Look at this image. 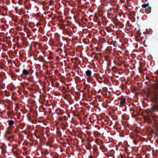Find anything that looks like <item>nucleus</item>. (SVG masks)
I'll use <instances>...</instances> for the list:
<instances>
[{
    "mask_svg": "<svg viewBox=\"0 0 158 158\" xmlns=\"http://www.w3.org/2000/svg\"><path fill=\"white\" fill-rule=\"evenodd\" d=\"M147 95L150 98L151 102L154 103L151 109L146 110V111L149 116L144 118V122L148 124H152V119L154 121V126L155 130L152 131L155 135L158 137V117L153 114V112L158 111V84H155L151 90L147 93Z\"/></svg>",
    "mask_w": 158,
    "mask_h": 158,
    "instance_id": "nucleus-1",
    "label": "nucleus"
},
{
    "mask_svg": "<svg viewBox=\"0 0 158 158\" xmlns=\"http://www.w3.org/2000/svg\"><path fill=\"white\" fill-rule=\"evenodd\" d=\"M130 111H133L131 112V116L133 118H135L137 117H138L139 115V114L136 112L135 110L133 108H131L130 109Z\"/></svg>",
    "mask_w": 158,
    "mask_h": 158,
    "instance_id": "nucleus-2",
    "label": "nucleus"
},
{
    "mask_svg": "<svg viewBox=\"0 0 158 158\" xmlns=\"http://www.w3.org/2000/svg\"><path fill=\"white\" fill-rule=\"evenodd\" d=\"M17 148L16 146L13 147L12 149V151L13 152L14 155L16 156H19V153L17 152Z\"/></svg>",
    "mask_w": 158,
    "mask_h": 158,
    "instance_id": "nucleus-3",
    "label": "nucleus"
},
{
    "mask_svg": "<svg viewBox=\"0 0 158 158\" xmlns=\"http://www.w3.org/2000/svg\"><path fill=\"white\" fill-rule=\"evenodd\" d=\"M118 99L120 102V105H124L126 101V100L125 98H118Z\"/></svg>",
    "mask_w": 158,
    "mask_h": 158,
    "instance_id": "nucleus-4",
    "label": "nucleus"
},
{
    "mask_svg": "<svg viewBox=\"0 0 158 158\" xmlns=\"http://www.w3.org/2000/svg\"><path fill=\"white\" fill-rule=\"evenodd\" d=\"M56 112L58 115H62L64 113L63 110L59 108H58L56 110Z\"/></svg>",
    "mask_w": 158,
    "mask_h": 158,
    "instance_id": "nucleus-5",
    "label": "nucleus"
},
{
    "mask_svg": "<svg viewBox=\"0 0 158 158\" xmlns=\"http://www.w3.org/2000/svg\"><path fill=\"white\" fill-rule=\"evenodd\" d=\"M94 76L97 79H101V80H102L99 73H95L94 74Z\"/></svg>",
    "mask_w": 158,
    "mask_h": 158,
    "instance_id": "nucleus-6",
    "label": "nucleus"
},
{
    "mask_svg": "<svg viewBox=\"0 0 158 158\" xmlns=\"http://www.w3.org/2000/svg\"><path fill=\"white\" fill-rule=\"evenodd\" d=\"M86 76L89 77L91 78V77L92 72L90 70H87L85 72Z\"/></svg>",
    "mask_w": 158,
    "mask_h": 158,
    "instance_id": "nucleus-7",
    "label": "nucleus"
},
{
    "mask_svg": "<svg viewBox=\"0 0 158 158\" xmlns=\"http://www.w3.org/2000/svg\"><path fill=\"white\" fill-rule=\"evenodd\" d=\"M114 128L115 129H121V125L120 124L118 123V122H116L115 123V125L114 126Z\"/></svg>",
    "mask_w": 158,
    "mask_h": 158,
    "instance_id": "nucleus-8",
    "label": "nucleus"
},
{
    "mask_svg": "<svg viewBox=\"0 0 158 158\" xmlns=\"http://www.w3.org/2000/svg\"><path fill=\"white\" fill-rule=\"evenodd\" d=\"M100 149L102 150V152H104L107 151V149L106 148L105 146L104 145H102L100 146Z\"/></svg>",
    "mask_w": 158,
    "mask_h": 158,
    "instance_id": "nucleus-9",
    "label": "nucleus"
},
{
    "mask_svg": "<svg viewBox=\"0 0 158 158\" xmlns=\"http://www.w3.org/2000/svg\"><path fill=\"white\" fill-rule=\"evenodd\" d=\"M7 122L8 123V125L10 126H12L13 124H14L15 123L14 121L13 120H8L7 121Z\"/></svg>",
    "mask_w": 158,
    "mask_h": 158,
    "instance_id": "nucleus-10",
    "label": "nucleus"
},
{
    "mask_svg": "<svg viewBox=\"0 0 158 158\" xmlns=\"http://www.w3.org/2000/svg\"><path fill=\"white\" fill-rule=\"evenodd\" d=\"M25 125L26 124L24 123H21L19 124V127L21 129H23Z\"/></svg>",
    "mask_w": 158,
    "mask_h": 158,
    "instance_id": "nucleus-11",
    "label": "nucleus"
},
{
    "mask_svg": "<svg viewBox=\"0 0 158 158\" xmlns=\"http://www.w3.org/2000/svg\"><path fill=\"white\" fill-rule=\"evenodd\" d=\"M28 74V71L26 69H24L23 71V75H25V76L27 75Z\"/></svg>",
    "mask_w": 158,
    "mask_h": 158,
    "instance_id": "nucleus-12",
    "label": "nucleus"
},
{
    "mask_svg": "<svg viewBox=\"0 0 158 158\" xmlns=\"http://www.w3.org/2000/svg\"><path fill=\"white\" fill-rule=\"evenodd\" d=\"M86 148L88 150L91 149L92 148L91 144H90L89 143L86 146Z\"/></svg>",
    "mask_w": 158,
    "mask_h": 158,
    "instance_id": "nucleus-13",
    "label": "nucleus"
},
{
    "mask_svg": "<svg viewBox=\"0 0 158 158\" xmlns=\"http://www.w3.org/2000/svg\"><path fill=\"white\" fill-rule=\"evenodd\" d=\"M7 139L11 142H12L14 140L13 137L12 136L8 137L7 138Z\"/></svg>",
    "mask_w": 158,
    "mask_h": 158,
    "instance_id": "nucleus-14",
    "label": "nucleus"
},
{
    "mask_svg": "<svg viewBox=\"0 0 158 158\" xmlns=\"http://www.w3.org/2000/svg\"><path fill=\"white\" fill-rule=\"evenodd\" d=\"M4 92L5 93V96L8 97H9L10 95V94L9 92H8L6 90H5L4 91Z\"/></svg>",
    "mask_w": 158,
    "mask_h": 158,
    "instance_id": "nucleus-15",
    "label": "nucleus"
},
{
    "mask_svg": "<svg viewBox=\"0 0 158 158\" xmlns=\"http://www.w3.org/2000/svg\"><path fill=\"white\" fill-rule=\"evenodd\" d=\"M148 5L149 4L148 3L143 4L142 5V7L143 8H145L148 6Z\"/></svg>",
    "mask_w": 158,
    "mask_h": 158,
    "instance_id": "nucleus-16",
    "label": "nucleus"
},
{
    "mask_svg": "<svg viewBox=\"0 0 158 158\" xmlns=\"http://www.w3.org/2000/svg\"><path fill=\"white\" fill-rule=\"evenodd\" d=\"M63 33L64 34L68 35H69V32L66 29H64L63 30Z\"/></svg>",
    "mask_w": 158,
    "mask_h": 158,
    "instance_id": "nucleus-17",
    "label": "nucleus"
},
{
    "mask_svg": "<svg viewBox=\"0 0 158 158\" xmlns=\"http://www.w3.org/2000/svg\"><path fill=\"white\" fill-rule=\"evenodd\" d=\"M147 7H148V9H149V10L148 12H146V13L148 14L151 13L152 8L150 6L148 5Z\"/></svg>",
    "mask_w": 158,
    "mask_h": 158,
    "instance_id": "nucleus-18",
    "label": "nucleus"
},
{
    "mask_svg": "<svg viewBox=\"0 0 158 158\" xmlns=\"http://www.w3.org/2000/svg\"><path fill=\"white\" fill-rule=\"evenodd\" d=\"M127 24L128 25V27H129L130 26H131V25H130V24H129V21H128L127 22Z\"/></svg>",
    "mask_w": 158,
    "mask_h": 158,
    "instance_id": "nucleus-19",
    "label": "nucleus"
},
{
    "mask_svg": "<svg viewBox=\"0 0 158 158\" xmlns=\"http://www.w3.org/2000/svg\"><path fill=\"white\" fill-rule=\"evenodd\" d=\"M19 54H20L19 57H21V58H23V56L22 55H21V52H19Z\"/></svg>",
    "mask_w": 158,
    "mask_h": 158,
    "instance_id": "nucleus-20",
    "label": "nucleus"
},
{
    "mask_svg": "<svg viewBox=\"0 0 158 158\" xmlns=\"http://www.w3.org/2000/svg\"><path fill=\"white\" fill-rule=\"evenodd\" d=\"M133 142L134 143L135 145H137V144L138 142H136V141L135 140H133Z\"/></svg>",
    "mask_w": 158,
    "mask_h": 158,
    "instance_id": "nucleus-21",
    "label": "nucleus"
},
{
    "mask_svg": "<svg viewBox=\"0 0 158 158\" xmlns=\"http://www.w3.org/2000/svg\"><path fill=\"white\" fill-rule=\"evenodd\" d=\"M27 153V152H24L23 153V154L24 156H26Z\"/></svg>",
    "mask_w": 158,
    "mask_h": 158,
    "instance_id": "nucleus-22",
    "label": "nucleus"
},
{
    "mask_svg": "<svg viewBox=\"0 0 158 158\" xmlns=\"http://www.w3.org/2000/svg\"><path fill=\"white\" fill-rule=\"evenodd\" d=\"M119 24H120V25L121 26V28H122V27H123V24L122 23H121V22H120V23H119Z\"/></svg>",
    "mask_w": 158,
    "mask_h": 158,
    "instance_id": "nucleus-23",
    "label": "nucleus"
},
{
    "mask_svg": "<svg viewBox=\"0 0 158 158\" xmlns=\"http://www.w3.org/2000/svg\"><path fill=\"white\" fill-rule=\"evenodd\" d=\"M61 27L62 29H64L65 28V27L64 26H61Z\"/></svg>",
    "mask_w": 158,
    "mask_h": 158,
    "instance_id": "nucleus-24",
    "label": "nucleus"
},
{
    "mask_svg": "<svg viewBox=\"0 0 158 158\" xmlns=\"http://www.w3.org/2000/svg\"><path fill=\"white\" fill-rule=\"evenodd\" d=\"M112 121H110V124L109 125V126H111V125H112Z\"/></svg>",
    "mask_w": 158,
    "mask_h": 158,
    "instance_id": "nucleus-25",
    "label": "nucleus"
},
{
    "mask_svg": "<svg viewBox=\"0 0 158 158\" xmlns=\"http://www.w3.org/2000/svg\"><path fill=\"white\" fill-rule=\"evenodd\" d=\"M20 71V69H17V70H15V71L16 72H19Z\"/></svg>",
    "mask_w": 158,
    "mask_h": 158,
    "instance_id": "nucleus-26",
    "label": "nucleus"
},
{
    "mask_svg": "<svg viewBox=\"0 0 158 158\" xmlns=\"http://www.w3.org/2000/svg\"><path fill=\"white\" fill-rule=\"evenodd\" d=\"M6 133L7 134H10V132L8 131H6Z\"/></svg>",
    "mask_w": 158,
    "mask_h": 158,
    "instance_id": "nucleus-27",
    "label": "nucleus"
},
{
    "mask_svg": "<svg viewBox=\"0 0 158 158\" xmlns=\"http://www.w3.org/2000/svg\"><path fill=\"white\" fill-rule=\"evenodd\" d=\"M145 11H146V12H148V11L149 10H147V9H145Z\"/></svg>",
    "mask_w": 158,
    "mask_h": 158,
    "instance_id": "nucleus-28",
    "label": "nucleus"
},
{
    "mask_svg": "<svg viewBox=\"0 0 158 158\" xmlns=\"http://www.w3.org/2000/svg\"><path fill=\"white\" fill-rule=\"evenodd\" d=\"M130 1V0H127L126 2L127 3H128Z\"/></svg>",
    "mask_w": 158,
    "mask_h": 158,
    "instance_id": "nucleus-29",
    "label": "nucleus"
},
{
    "mask_svg": "<svg viewBox=\"0 0 158 158\" xmlns=\"http://www.w3.org/2000/svg\"><path fill=\"white\" fill-rule=\"evenodd\" d=\"M98 81L100 83H102V81L101 80V81H99L98 80Z\"/></svg>",
    "mask_w": 158,
    "mask_h": 158,
    "instance_id": "nucleus-30",
    "label": "nucleus"
},
{
    "mask_svg": "<svg viewBox=\"0 0 158 158\" xmlns=\"http://www.w3.org/2000/svg\"><path fill=\"white\" fill-rule=\"evenodd\" d=\"M62 38H63V39L64 40H65V39H66V38H64V37H62Z\"/></svg>",
    "mask_w": 158,
    "mask_h": 158,
    "instance_id": "nucleus-31",
    "label": "nucleus"
},
{
    "mask_svg": "<svg viewBox=\"0 0 158 158\" xmlns=\"http://www.w3.org/2000/svg\"><path fill=\"white\" fill-rule=\"evenodd\" d=\"M87 81H88V82H90V81H89V79H87Z\"/></svg>",
    "mask_w": 158,
    "mask_h": 158,
    "instance_id": "nucleus-32",
    "label": "nucleus"
},
{
    "mask_svg": "<svg viewBox=\"0 0 158 158\" xmlns=\"http://www.w3.org/2000/svg\"><path fill=\"white\" fill-rule=\"evenodd\" d=\"M138 9V7H136L135 9V10H136L137 9Z\"/></svg>",
    "mask_w": 158,
    "mask_h": 158,
    "instance_id": "nucleus-33",
    "label": "nucleus"
},
{
    "mask_svg": "<svg viewBox=\"0 0 158 158\" xmlns=\"http://www.w3.org/2000/svg\"><path fill=\"white\" fill-rule=\"evenodd\" d=\"M43 66L45 67H47V65H44Z\"/></svg>",
    "mask_w": 158,
    "mask_h": 158,
    "instance_id": "nucleus-34",
    "label": "nucleus"
},
{
    "mask_svg": "<svg viewBox=\"0 0 158 158\" xmlns=\"http://www.w3.org/2000/svg\"><path fill=\"white\" fill-rule=\"evenodd\" d=\"M48 16L49 17H51V15H48Z\"/></svg>",
    "mask_w": 158,
    "mask_h": 158,
    "instance_id": "nucleus-35",
    "label": "nucleus"
},
{
    "mask_svg": "<svg viewBox=\"0 0 158 158\" xmlns=\"http://www.w3.org/2000/svg\"><path fill=\"white\" fill-rule=\"evenodd\" d=\"M58 85H59V84H57L56 85L57 87H58Z\"/></svg>",
    "mask_w": 158,
    "mask_h": 158,
    "instance_id": "nucleus-36",
    "label": "nucleus"
},
{
    "mask_svg": "<svg viewBox=\"0 0 158 158\" xmlns=\"http://www.w3.org/2000/svg\"><path fill=\"white\" fill-rule=\"evenodd\" d=\"M77 78H78V79H79V77H77Z\"/></svg>",
    "mask_w": 158,
    "mask_h": 158,
    "instance_id": "nucleus-37",
    "label": "nucleus"
},
{
    "mask_svg": "<svg viewBox=\"0 0 158 158\" xmlns=\"http://www.w3.org/2000/svg\"><path fill=\"white\" fill-rule=\"evenodd\" d=\"M98 133V132H97V133H94V135H96V133Z\"/></svg>",
    "mask_w": 158,
    "mask_h": 158,
    "instance_id": "nucleus-38",
    "label": "nucleus"
},
{
    "mask_svg": "<svg viewBox=\"0 0 158 158\" xmlns=\"http://www.w3.org/2000/svg\"><path fill=\"white\" fill-rule=\"evenodd\" d=\"M95 1V0H93V1Z\"/></svg>",
    "mask_w": 158,
    "mask_h": 158,
    "instance_id": "nucleus-39",
    "label": "nucleus"
},
{
    "mask_svg": "<svg viewBox=\"0 0 158 158\" xmlns=\"http://www.w3.org/2000/svg\"><path fill=\"white\" fill-rule=\"evenodd\" d=\"M112 99L113 100L114 99V98H112Z\"/></svg>",
    "mask_w": 158,
    "mask_h": 158,
    "instance_id": "nucleus-40",
    "label": "nucleus"
},
{
    "mask_svg": "<svg viewBox=\"0 0 158 158\" xmlns=\"http://www.w3.org/2000/svg\"><path fill=\"white\" fill-rule=\"evenodd\" d=\"M112 99L113 100L114 99V98H112Z\"/></svg>",
    "mask_w": 158,
    "mask_h": 158,
    "instance_id": "nucleus-41",
    "label": "nucleus"
},
{
    "mask_svg": "<svg viewBox=\"0 0 158 158\" xmlns=\"http://www.w3.org/2000/svg\"><path fill=\"white\" fill-rule=\"evenodd\" d=\"M1 123H0V124H1Z\"/></svg>",
    "mask_w": 158,
    "mask_h": 158,
    "instance_id": "nucleus-42",
    "label": "nucleus"
}]
</instances>
